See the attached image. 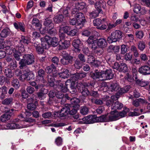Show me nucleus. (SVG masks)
Segmentation results:
<instances>
[{"mask_svg": "<svg viewBox=\"0 0 150 150\" xmlns=\"http://www.w3.org/2000/svg\"><path fill=\"white\" fill-rule=\"evenodd\" d=\"M69 30L70 28L68 26H61V27H60L59 29V35H60V34L63 33H62V31H63L65 33H66L67 34L68 33V32H69Z\"/></svg>", "mask_w": 150, "mask_h": 150, "instance_id": "48", "label": "nucleus"}, {"mask_svg": "<svg viewBox=\"0 0 150 150\" xmlns=\"http://www.w3.org/2000/svg\"><path fill=\"white\" fill-rule=\"evenodd\" d=\"M11 85L16 89L19 88L20 84L19 81L16 79H14L11 81Z\"/></svg>", "mask_w": 150, "mask_h": 150, "instance_id": "36", "label": "nucleus"}, {"mask_svg": "<svg viewBox=\"0 0 150 150\" xmlns=\"http://www.w3.org/2000/svg\"><path fill=\"white\" fill-rule=\"evenodd\" d=\"M85 21V17L82 13H77L76 14V28L78 29L81 28Z\"/></svg>", "mask_w": 150, "mask_h": 150, "instance_id": "4", "label": "nucleus"}, {"mask_svg": "<svg viewBox=\"0 0 150 150\" xmlns=\"http://www.w3.org/2000/svg\"><path fill=\"white\" fill-rule=\"evenodd\" d=\"M59 38L60 41L59 42L60 45L63 49H66L70 45V42L69 40H66V38L65 33H62L60 34Z\"/></svg>", "mask_w": 150, "mask_h": 150, "instance_id": "9", "label": "nucleus"}, {"mask_svg": "<svg viewBox=\"0 0 150 150\" xmlns=\"http://www.w3.org/2000/svg\"><path fill=\"white\" fill-rule=\"evenodd\" d=\"M34 62V57L32 54H25L23 56V59H21L19 62L20 68L22 69L23 67L31 64Z\"/></svg>", "mask_w": 150, "mask_h": 150, "instance_id": "2", "label": "nucleus"}, {"mask_svg": "<svg viewBox=\"0 0 150 150\" xmlns=\"http://www.w3.org/2000/svg\"><path fill=\"white\" fill-rule=\"evenodd\" d=\"M127 47L125 45H121V53L122 54H124L127 51Z\"/></svg>", "mask_w": 150, "mask_h": 150, "instance_id": "63", "label": "nucleus"}, {"mask_svg": "<svg viewBox=\"0 0 150 150\" xmlns=\"http://www.w3.org/2000/svg\"><path fill=\"white\" fill-rule=\"evenodd\" d=\"M100 12L97 9L92 12L89 13V17L91 18H95L98 17L99 14Z\"/></svg>", "mask_w": 150, "mask_h": 150, "instance_id": "39", "label": "nucleus"}, {"mask_svg": "<svg viewBox=\"0 0 150 150\" xmlns=\"http://www.w3.org/2000/svg\"><path fill=\"white\" fill-rule=\"evenodd\" d=\"M57 87L56 88L60 89L63 92H66L68 91L67 86H65L61 81L56 82Z\"/></svg>", "mask_w": 150, "mask_h": 150, "instance_id": "22", "label": "nucleus"}, {"mask_svg": "<svg viewBox=\"0 0 150 150\" xmlns=\"http://www.w3.org/2000/svg\"><path fill=\"white\" fill-rule=\"evenodd\" d=\"M15 28L16 29H19L22 32L25 31V25L23 23L18 22V23H15L13 24Z\"/></svg>", "mask_w": 150, "mask_h": 150, "instance_id": "25", "label": "nucleus"}, {"mask_svg": "<svg viewBox=\"0 0 150 150\" xmlns=\"http://www.w3.org/2000/svg\"><path fill=\"white\" fill-rule=\"evenodd\" d=\"M133 11L135 13H140L142 14H144L146 12V10L144 8H141L139 4H137L134 6Z\"/></svg>", "mask_w": 150, "mask_h": 150, "instance_id": "18", "label": "nucleus"}, {"mask_svg": "<svg viewBox=\"0 0 150 150\" xmlns=\"http://www.w3.org/2000/svg\"><path fill=\"white\" fill-rule=\"evenodd\" d=\"M45 72L42 69H40L38 71V75L37 77L38 79L40 80H43L45 76Z\"/></svg>", "mask_w": 150, "mask_h": 150, "instance_id": "37", "label": "nucleus"}, {"mask_svg": "<svg viewBox=\"0 0 150 150\" xmlns=\"http://www.w3.org/2000/svg\"><path fill=\"white\" fill-rule=\"evenodd\" d=\"M77 83L76 86V89L77 88L78 90V91L81 92L82 95L85 96L89 95L90 92L87 88H83V85L82 83L80 84L78 82H77Z\"/></svg>", "mask_w": 150, "mask_h": 150, "instance_id": "11", "label": "nucleus"}, {"mask_svg": "<svg viewBox=\"0 0 150 150\" xmlns=\"http://www.w3.org/2000/svg\"><path fill=\"white\" fill-rule=\"evenodd\" d=\"M89 108L86 106L81 107L80 112L83 115H85L88 114L89 112Z\"/></svg>", "mask_w": 150, "mask_h": 150, "instance_id": "46", "label": "nucleus"}, {"mask_svg": "<svg viewBox=\"0 0 150 150\" xmlns=\"http://www.w3.org/2000/svg\"><path fill=\"white\" fill-rule=\"evenodd\" d=\"M52 74H49L48 75L47 77V79L48 82L49 83V85L51 87H53L55 88H56V83H55L54 81L55 80L54 78V76H52ZM57 82V81L56 82Z\"/></svg>", "mask_w": 150, "mask_h": 150, "instance_id": "21", "label": "nucleus"}, {"mask_svg": "<svg viewBox=\"0 0 150 150\" xmlns=\"http://www.w3.org/2000/svg\"><path fill=\"white\" fill-rule=\"evenodd\" d=\"M55 96L57 98L61 99L63 98L64 96L61 91H55Z\"/></svg>", "mask_w": 150, "mask_h": 150, "instance_id": "62", "label": "nucleus"}, {"mask_svg": "<svg viewBox=\"0 0 150 150\" xmlns=\"http://www.w3.org/2000/svg\"><path fill=\"white\" fill-rule=\"evenodd\" d=\"M10 44L9 42H2L0 43V49H3L5 50H11V48L9 45Z\"/></svg>", "mask_w": 150, "mask_h": 150, "instance_id": "26", "label": "nucleus"}, {"mask_svg": "<svg viewBox=\"0 0 150 150\" xmlns=\"http://www.w3.org/2000/svg\"><path fill=\"white\" fill-rule=\"evenodd\" d=\"M95 42H96L98 47L102 48L105 47L107 45V43L106 40L103 38L96 39L95 40Z\"/></svg>", "mask_w": 150, "mask_h": 150, "instance_id": "16", "label": "nucleus"}, {"mask_svg": "<svg viewBox=\"0 0 150 150\" xmlns=\"http://www.w3.org/2000/svg\"><path fill=\"white\" fill-rule=\"evenodd\" d=\"M101 76L102 79L101 80L102 81L112 79L114 76V74L111 69L101 71Z\"/></svg>", "mask_w": 150, "mask_h": 150, "instance_id": "8", "label": "nucleus"}, {"mask_svg": "<svg viewBox=\"0 0 150 150\" xmlns=\"http://www.w3.org/2000/svg\"><path fill=\"white\" fill-rule=\"evenodd\" d=\"M10 118V115H8L7 114H5L1 116V120L2 122H4L8 120Z\"/></svg>", "mask_w": 150, "mask_h": 150, "instance_id": "56", "label": "nucleus"}, {"mask_svg": "<svg viewBox=\"0 0 150 150\" xmlns=\"http://www.w3.org/2000/svg\"><path fill=\"white\" fill-rule=\"evenodd\" d=\"M7 93V88L5 86H3L0 88V98H4Z\"/></svg>", "mask_w": 150, "mask_h": 150, "instance_id": "33", "label": "nucleus"}, {"mask_svg": "<svg viewBox=\"0 0 150 150\" xmlns=\"http://www.w3.org/2000/svg\"><path fill=\"white\" fill-rule=\"evenodd\" d=\"M95 37L93 35H91L89 37L87 42L88 44H93L95 42Z\"/></svg>", "mask_w": 150, "mask_h": 150, "instance_id": "59", "label": "nucleus"}, {"mask_svg": "<svg viewBox=\"0 0 150 150\" xmlns=\"http://www.w3.org/2000/svg\"><path fill=\"white\" fill-rule=\"evenodd\" d=\"M4 73L7 77L9 78H11L13 75V74L11 70L8 68H6L5 69Z\"/></svg>", "mask_w": 150, "mask_h": 150, "instance_id": "44", "label": "nucleus"}, {"mask_svg": "<svg viewBox=\"0 0 150 150\" xmlns=\"http://www.w3.org/2000/svg\"><path fill=\"white\" fill-rule=\"evenodd\" d=\"M26 74L27 76V80L34 79V75L32 71H30L28 69H27Z\"/></svg>", "mask_w": 150, "mask_h": 150, "instance_id": "49", "label": "nucleus"}, {"mask_svg": "<svg viewBox=\"0 0 150 150\" xmlns=\"http://www.w3.org/2000/svg\"><path fill=\"white\" fill-rule=\"evenodd\" d=\"M64 16L62 15H59L56 16L54 19L55 23H59L63 21Z\"/></svg>", "mask_w": 150, "mask_h": 150, "instance_id": "40", "label": "nucleus"}, {"mask_svg": "<svg viewBox=\"0 0 150 150\" xmlns=\"http://www.w3.org/2000/svg\"><path fill=\"white\" fill-rule=\"evenodd\" d=\"M130 88V86L128 85L122 88H120L116 93V96H111V100H113V101L117 100L119 98L118 96L127 92Z\"/></svg>", "mask_w": 150, "mask_h": 150, "instance_id": "7", "label": "nucleus"}, {"mask_svg": "<svg viewBox=\"0 0 150 150\" xmlns=\"http://www.w3.org/2000/svg\"><path fill=\"white\" fill-rule=\"evenodd\" d=\"M10 30L8 28L3 30L0 33V36L2 38H6L10 33Z\"/></svg>", "mask_w": 150, "mask_h": 150, "instance_id": "38", "label": "nucleus"}, {"mask_svg": "<svg viewBox=\"0 0 150 150\" xmlns=\"http://www.w3.org/2000/svg\"><path fill=\"white\" fill-rule=\"evenodd\" d=\"M30 42V40L29 38L24 36L21 37V39L20 40V42L21 44L27 45Z\"/></svg>", "mask_w": 150, "mask_h": 150, "instance_id": "41", "label": "nucleus"}, {"mask_svg": "<svg viewBox=\"0 0 150 150\" xmlns=\"http://www.w3.org/2000/svg\"><path fill=\"white\" fill-rule=\"evenodd\" d=\"M101 71L99 72L97 70H96L94 72H91L89 74L90 76L93 79L101 78Z\"/></svg>", "mask_w": 150, "mask_h": 150, "instance_id": "20", "label": "nucleus"}, {"mask_svg": "<svg viewBox=\"0 0 150 150\" xmlns=\"http://www.w3.org/2000/svg\"><path fill=\"white\" fill-rule=\"evenodd\" d=\"M82 49V44L81 41L79 39L76 40V53L80 52Z\"/></svg>", "mask_w": 150, "mask_h": 150, "instance_id": "30", "label": "nucleus"}, {"mask_svg": "<svg viewBox=\"0 0 150 150\" xmlns=\"http://www.w3.org/2000/svg\"><path fill=\"white\" fill-rule=\"evenodd\" d=\"M86 7L85 3L82 1H76V9L81 10L83 9Z\"/></svg>", "mask_w": 150, "mask_h": 150, "instance_id": "24", "label": "nucleus"}, {"mask_svg": "<svg viewBox=\"0 0 150 150\" xmlns=\"http://www.w3.org/2000/svg\"><path fill=\"white\" fill-rule=\"evenodd\" d=\"M13 103V99L12 98H7L2 101V103L5 105H11Z\"/></svg>", "mask_w": 150, "mask_h": 150, "instance_id": "34", "label": "nucleus"}, {"mask_svg": "<svg viewBox=\"0 0 150 150\" xmlns=\"http://www.w3.org/2000/svg\"><path fill=\"white\" fill-rule=\"evenodd\" d=\"M105 4L106 3L104 0H97L95 3V5L96 9L99 11H102L101 7L105 8Z\"/></svg>", "mask_w": 150, "mask_h": 150, "instance_id": "17", "label": "nucleus"}, {"mask_svg": "<svg viewBox=\"0 0 150 150\" xmlns=\"http://www.w3.org/2000/svg\"><path fill=\"white\" fill-rule=\"evenodd\" d=\"M119 71L127 72L128 71V68L126 64L124 63L120 64Z\"/></svg>", "mask_w": 150, "mask_h": 150, "instance_id": "43", "label": "nucleus"}, {"mask_svg": "<svg viewBox=\"0 0 150 150\" xmlns=\"http://www.w3.org/2000/svg\"><path fill=\"white\" fill-rule=\"evenodd\" d=\"M145 46V44L143 41H139L138 44V49L141 51H143L144 50Z\"/></svg>", "mask_w": 150, "mask_h": 150, "instance_id": "53", "label": "nucleus"}, {"mask_svg": "<svg viewBox=\"0 0 150 150\" xmlns=\"http://www.w3.org/2000/svg\"><path fill=\"white\" fill-rule=\"evenodd\" d=\"M51 39V38L48 36H46L44 38H41V45L44 48L47 49L49 47Z\"/></svg>", "mask_w": 150, "mask_h": 150, "instance_id": "13", "label": "nucleus"}, {"mask_svg": "<svg viewBox=\"0 0 150 150\" xmlns=\"http://www.w3.org/2000/svg\"><path fill=\"white\" fill-rule=\"evenodd\" d=\"M27 126L25 125H23L19 124L18 123L11 122L8 123L6 125L4 126V129H19L25 128L27 127Z\"/></svg>", "mask_w": 150, "mask_h": 150, "instance_id": "6", "label": "nucleus"}, {"mask_svg": "<svg viewBox=\"0 0 150 150\" xmlns=\"http://www.w3.org/2000/svg\"><path fill=\"white\" fill-rule=\"evenodd\" d=\"M73 57L67 55H63V58L61 59V63L64 65H67L71 63L72 61Z\"/></svg>", "mask_w": 150, "mask_h": 150, "instance_id": "14", "label": "nucleus"}, {"mask_svg": "<svg viewBox=\"0 0 150 150\" xmlns=\"http://www.w3.org/2000/svg\"><path fill=\"white\" fill-rule=\"evenodd\" d=\"M97 117L96 115H89L82 119L79 118V120L82 119L83 121L77 122L76 120V122L77 124H82L84 123L85 124H92L96 122V118Z\"/></svg>", "mask_w": 150, "mask_h": 150, "instance_id": "5", "label": "nucleus"}, {"mask_svg": "<svg viewBox=\"0 0 150 150\" xmlns=\"http://www.w3.org/2000/svg\"><path fill=\"white\" fill-rule=\"evenodd\" d=\"M102 20L99 18L95 19L93 21V24L94 26H96L97 28L100 25L102 24Z\"/></svg>", "mask_w": 150, "mask_h": 150, "instance_id": "50", "label": "nucleus"}, {"mask_svg": "<svg viewBox=\"0 0 150 150\" xmlns=\"http://www.w3.org/2000/svg\"><path fill=\"white\" fill-rule=\"evenodd\" d=\"M26 122L29 123H34L35 122V120L31 117L27 118L24 121L21 122V124L24 125L23 124V122Z\"/></svg>", "mask_w": 150, "mask_h": 150, "instance_id": "61", "label": "nucleus"}, {"mask_svg": "<svg viewBox=\"0 0 150 150\" xmlns=\"http://www.w3.org/2000/svg\"><path fill=\"white\" fill-rule=\"evenodd\" d=\"M63 143L62 139L61 137H57L55 140V143L58 146H60L62 145Z\"/></svg>", "mask_w": 150, "mask_h": 150, "instance_id": "57", "label": "nucleus"}, {"mask_svg": "<svg viewBox=\"0 0 150 150\" xmlns=\"http://www.w3.org/2000/svg\"><path fill=\"white\" fill-rule=\"evenodd\" d=\"M52 116V114L50 112H47L44 113L42 115V116L45 118H50Z\"/></svg>", "mask_w": 150, "mask_h": 150, "instance_id": "60", "label": "nucleus"}, {"mask_svg": "<svg viewBox=\"0 0 150 150\" xmlns=\"http://www.w3.org/2000/svg\"><path fill=\"white\" fill-rule=\"evenodd\" d=\"M122 37V33L119 30H116L112 33L110 36L108 38L107 41L109 43L116 42Z\"/></svg>", "mask_w": 150, "mask_h": 150, "instance_id": "3", "label": "nucleus"}, {"mask_svg": "<svg viewBox=\"0 0 150 150\" xmlns=\"http://www.w3.org/2000/svg\"><path fill=\"white\" fill-rule=\"evenodd\" d=\"M135 35L137 38L140 39L144 37V33L143 31L142 30H137L135 32Z\"/></svg>", "mask_w": 150, "mask_h": 150, "instance_id": "51", "label": "nucleus"}, {"mask_svg": "<svg viewBox=\"0 0 150 150\" xmlns=\"http://www.w3.org/2000/svg\"><path fill=\"white\" fill-rule=\"evenodd\" d=\"M31 23L33 25L35 26L38 29H40L42 25L40 23L39 20L37 18H33Z\"/></svg>", "mask_w": 150, "mask_h": 150, "instance_id": "32", "label": "nucleus"}, {"mask_svg": "<svg viewBox=\"0 0 150 150\" xmlns=\"http://www.w3.org/2000/svg\"><path fill=\"white\" fill-rule=\"evenodd\" d=\"M71 13L72 15L70 16L69 23L70 24L74 25H75V11L74 10Z\"/></svg>", "mask_w": 150, "mask_h": 150, "instance_id": "47", "label": "nucleus"}, {"mask_svg": "<svg viewBox=\"0 0 150 150\" xmlns=\"http://www.w3.org/2000/svg\"><path fill=\"white\" fill-rule=\"evenodd\" d=\"M120 88L119 85L117 83H113L111 84L109 89L111 92H114L118 90V91Z\"/></svg>", "mask_w": 150, "mask_h": 150, "instance_id": "27", "label": "nucleus"}, {"mask_svg": "<svg viewBox=\"0 0 150 150\" xmlns=\"http://www.w3.org/2000/svg\"><path fill=\"white\" fill-rule=\"evenodd\" d=\"M86 73H84L82 72L76 73V78L78 79H81L83 78L86 77Z\"/></svg>", "mask_w": 150, "mask_h": 150, "instance_id": "55", "label": "nucleus"}, {"mask_svg": "<svg viewBox=\"0 0 150 150\" xmlns=\"http://www.w3.org/2000/svg\"><path fill=\"white\" fill-rule=\"evenodd\" d=\"M138 72L144 75H150V67L147 65H144L140 67Z\"/></svg>", "mask_w": 150, "mask_h": 150, "instance_id": "12", "label": "nucleus"}, {"mask_svg": "<svg viewBox=\"0 0 150 150\" xmlns=\"http://www.w3.org/2000/svg\"><path fill=\"white\" fill-rule=\"evenodd\" d=\"M71 104H67L64 107L60 112H57V115H59L60 117H63L67 116L68 113L71 115L75 114V100L73 98L71 100Z\"/></svg>", "mask_w": 150, "mask_h": 150, "instance_id": "1", "label": "nucleus"}, {"mask_svg": "<svg viewBox=\"0 0 150 150\" xmlns=\"http://www.w3.org/2000/svg\"><path fill=\"white\" fill-rule=\"evenodd\" d=\"M120 64L118 63V62H115L112 66V68L113 69L116 70H118L119 71L120 69Z\"/></svg>", "mask_w": 150, "mask_h": 150, "instance_id": "64", "label": "nucleus"}, {"mask_svg": "<svg viewBox=\"0 0 150 150\" xmlns=\"http://www.w3.org/2000/svg\"><path fill=\"white\" fill-rule=\"evenodd\" d=\"M129 111V109L128 108H125V110L119 112L117 111V114L118 117H120V118L124 117L125 115Z\"/></svg>", "mask_w": 150, "mask_h": 150, "instance_id": "35", "label": "nucleus"}, {"mask_svg": "<svg viewBox=\"0 0 150 150\" xmlns=\"http://www.w3.org/2000/svg\"><path fill=\"white\" fill-rule=\"evenodd\" d=\"M38 105V102L37 101L35 102V103H28L27 105V108L29 110H35L36 108V106Z\"/></svg>", "mask_w": 150, "mask_h": 150, "instance_id": "42", "label": "nucleus"}, {"mask_svg": "<svg viewBox=\"0 0 150 150\" xmlns=\"http://www.w3.org/2000/svg\"><path fill=\"white\" fill-rule=\"evenodd\" d=\"M44 25L48 30H50L54 27L53 23L50 20H47L45 21L44 23Z\"/></svg>", "mask_w": 150, "mask_h": 150, "instance_id": "31", "label": "nucleus"}, {"mask_svg": "<svg viewBox=\"0 0 150 150\" xmlns=\"http://www.w3.org/2000/svg\"><path fill=\"white\" fill-rule=\"evenodd\" d=\"M50 42V45H51L54 47L56 46L58 44V39L55 37H54L51 39Z\"/></svg>", "mask_w": 150, "mask_h": 150, "instance_id": "45", "label": "nucleus"}, {"mask_svg": "<svg viewBox=\"0 0 150 150\" xmlns=\"http://www.w3.org/2000/svg\"><path fill=\"white\" fill-rule=\"evenodd\" d=\"M123 107V105L122 104L119 102L118 101L114 102L113 104H112L111 109L112 110H116L117 109L120 110Z\"/></svg>", "mask_w": 150, "mask_h": 150, "instance_id": "23", "label": "nucleus"}, {"mask_svg": "<svg viewBox=\"0 0 150 150\" xmlns=\"http://www.w3.org/2000/svg\"><path fill=\"white\" fill-rule=\"evenodd\" d=\"M68 83H69V84L70 83V87L71 88V89H74V90L75 88V83L74 81H72L71 80H70V79L67 80L65 82V85L66 86H67L69 85Z\"/></svg>", "mask_w": 150, "mask_h": 150, "instance_id": "52", "label": "nucleus"}, {"mask_svg": "<svg viewBox=\"0 0 150 150\" xmlns=\"http://www.w3.org/2000/svg\"><path fill=\"white\" fill-rule=\"evenodd\" d=\"M98 120L100 122H108V115H103L98 117Z\"/></svg>", "mask_w": 150, "mask_h": 150, "instance_id": "54", "label": "nucleus"}, {"mask_svg": "<svg viewBox=\"0 0 150 150\" xmlns=\"http://www.w3.org/2000/svg\"><path fill=\"white\" fill-rule=\"evenodd\" d=\"M125 59L128 61H131L132 59V54L130 52L126 53L124 57Z\"/></svg>", "mask_w": 150, "mask_h": 150, "instance_id": "58", "label": "nucleus"}, {"mask_svg": "<svg viewBox=\"0 0 150 150\" xmlns=\"http://www.w3.org/2000/svg\"><path fill=\"white\" fill-rule=\"evenodd\" d=\"M34 46L35 47L36 51L38 54H42L43 52V49L40 46V43L38 42H35L34 43Z\"/></svg>", "mask_w": 150, "mask_h": 150, "instance_id": "29", "label": "nucleus"}, {"mask_svg": "<svg viewBox=\"0 0 150 150\" xmlns=\"http://www.w3.org/2000/svg\"><path fill=\"white\" fill-rule=\"evenodd\" d=\"M108 122L117 120L120 119L117 114V110L111 111L108 115Z\"/></svg>", "mask_w": 150, "mask_h": 150, "instance_id": "15", "label": "nucleus"}, {"mask_svg": "<svg viewBox=\"0 0 150 150\" xmlns=\"http://www.w3.org/2000/svg\"><path fill=\"white\" fill-rule=\"evenodd\" d=\"M46 72L48 73L51 74L54 76H55L57 73L56 68L53 64L47 67L46 69Z\"/></svg>", "mask_w": 150, "mask_h": 150, "instance_id": "19", "label": "nucleus"}, {"mask_svg": "<svg viewBox=\"0 0 150 150\" xmlns=\"http://www.w3.org/2000/svg\"><path fill=\"white\" fill-rule=\"evenodd\" d=\"M58 74L59 76L62 78H66L69 75V71L66 69H64L62 72L59 73Z\"/></svg>", "mask_w": 150, "mask_h": 150, "instance_id": "28", "label": "nucleus"}, {"mask_svg": "<svg viewBox=\"0 0 150 150\" xmlns=\"http://www.w3.org/2000/svg\"><path fill=\"white\" fill-rule=\"evenodd\" d=\"M24 49L23 47H16V49H12L10 51L9 54H12V52L14 53V55L16 59L17 60H19L20 59V56L21 55V52L24 51Z\"/></svg>", "mask_w": 150, "mask_h": 150, "instance_id": "10", "label": "nucleus"}]
</instances>
